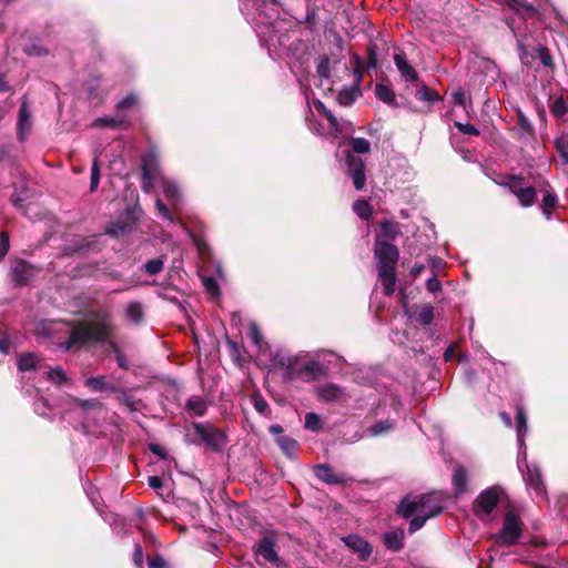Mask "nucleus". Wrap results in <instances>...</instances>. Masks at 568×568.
<instances>
[{"label":"nucleus","instance_id":"f257e3e1","mask_svg":"<svg viewBox=\"0 0 568 568\" xmlns=\"http://www.w3.org/2000/svg\"><path fill=\"white\" fill-rule=\"evenodd\" d=\"M41 329L47 335L63 331L68 339L58 343V346L63 351H71L88 343L106 342L114 331V324L109 312L95 311L91 313V322L80 323L74 327L61 322H47L41 325Z\"/></svg>","mask_w":568,"mask_h":568},{"label":"nucleus","instance_id":"f03ea898","mask_svg":"<svg viewBox=\"0 0 568 568\" xmlns=\"http://www.w3.org/2000/svg\"><path fill=\"white\" fill-rule=\"evenodd\" d=\"M517 424V442L519 446L518 452V467L523 471L524 479L527 486L532 489L537 497L544 498L546 496V488L544 485L541 471L535 464L528 465L526 462V446L525 435L527 434V415L523 407H518L516 412Z\"/></svg>","mask_w":568,"mask_h":568},{"label":"nucleus","instance_id":"7ed1b4c3","mask_svg":"<svg viewBox=\"0 0 568 568\" xmlns=\"http://www.w3.org/2000/svg\"><path fill=\"white\" fill-rule=\"evenodd\" d=\"M443 507L434 503L430 495H420L405 497L397 507V513L404 518H412L409 521V531L415 532L420 529L427 519L439 515Z\"/></svg>","mask_w":568,"mask_h":568},{"label":"nucleus","instance_id":"20e7f679","mask_svg":"<svg viewBox=\"0 0 568 568\" xmlns=\"http://www.w3.org/2000/svg\"><path fill=\"white\" fill-rule=\"evenodd\" d=\"M398 250L395 245L376 241L375 243V257L377 260L378 278L384 285V292L390 296L395 292V265L398 261Z\"/></svg>","mask_w":568,"mask_h":568},{"label":"nucleus","instance_id":"39448f33","mask_svg":"<svg viewBox=\"0 0 568 568\" xmlns=\"http://www.w3.org/2000/svg\"><path fill=\"white\" fill-rule=\"evenodd\" d=\"M280 16L277 0L263 2V8L257 9V17L253 18L254 30L263 45H268L276 37L273 21Z\"/></svg>","mask_w":568,"mask_h":568},{"label":"nucleus","instance_id":"423d86ee","mask_svg":"<svg viewBox=\"0 0 568 568\" xmlns=\"http://www.w3.org/2000/svg\"><path fill=\"white\" fill-rule=\"evenodd\" d=\"M524 523L514 513H507L504 517L503 527L496 535L499 545L510 546L517 544L523 534Z\"/></svg>","mask_w":568,"mask_h":568},{"label":"nucleus","instance_id":"0eeeda50","mask_svg":"<svg viewBox=\"0 0 568 568\" xmlns=\"http://www.w3.org/2000/svg\"><path fill=\"white\" fill-rule=\"evenodd\" d=\"M193 428L209 448L219 452L226 445L227 437L225 433L214 427L212 424L193 423Z\"/></svg>","mask_w":568,"mask_h":568},{"label":"nucleus","instance_id":"6e6552de","mask_svg":"<svg viewBox=\"0 0 568 568\" xmlns=\"http://www.w3.org/2000/svg\"><path fill=\"white\" fill-rule=\"evenodd\" d=\"M500 498L498 487H490L481 491L474 501V513L480 520H487Z\"/></svg>","mask_w":568,"mask_h":568},{"label":"nucleus","instance_id":"1a4fd4ad","mask_svg":"<svg viewBox=\"0 0 568 568\" xmlns=\"http://www.w3.org/2000/svg\"><path fill=\"white\" fill-rule=\"evenodd\" d=\"M345 161L348 168V174L353 180L354 187L356 190H362L366 182L364 161L359 156L354 155L351 151H346Z\"/></svg>","mask_w":568,"mask_h":568},{"label":"nucleus","instance_id":"9d476101","mask_svg":"<svg viewBox=\"0 0 568 568\" xmlns=\"http://www.w3.org/2000/svg\"><path fill=\"white\" fill-rule=\"evenodd\" d=\"M142 189L146 193L154 189V183L160 179L159 171L153 155L144 156L142 159Z\"/></svg>","mask_w":568,"mask_h":568},{"label":"nucleus","instance_id":"9b49d317","mask_svg":"<svg viewBox=\"0 0 568 568\" xmlns=\"http://www.w3.org/2000/svg\"><path fill=\"white\" fill-rule=\"evenodd\" d=\"M270 433L275 436V442L280 446L282 452L288 458H294L297 448V442L292 437L283 435V428L281 425H271Z\"/></svg>","mask_w":568,"mask_h":568},{"label":"nucleus","instance_id":"f8f14e48","mask_svg":"<svg viewBox=\"0 0 568 568\" xmlns=\"http://www.w3.org/2000/svg\"><path fill=\"white\" fill-rule=\"evenodd\" d=\"M254 552L258 558L272 565L280 561L275 550L274 541L270 537H263L254 547Z\"/></svg>","mask_w":568,"mask_h":568},{"label":"nucleus","instance_id":"ddd939ff","mask_svg":"<svg viewBox=\"0 0 568 568\" xmlns=\"http://www.w3.org/2000/svg\"><path fill=\"white\" fill-rule=\"evenodd\" d=\"M314 105L317 111L322 112L327 121L329 122L331 128L338 134H347L352 131V124L345 120H338L320 100L314 102Z\"/></svg>","mask_w":568,"mask_h":568},{"label":"nucleus","instance_id":"4468645a","mask_svg":"<svg viewBox=\"0 0 568 568\" xmlns=\"http://www.w3.org/2000/svg\"><path fill=\"white\" fill-rule=\"evenodd\" d=\"M316 394L325 402H341L345 396L344 389L333 383L318 386Z\"/></svg>","mask_w":568,"mask_h":568},{"label":"nucleus","instance_id":"2eb2a0df","mask_svg":"<svg viewBox=\"0 0 568 568\" xmlns=\"http://www.w3.org/2000/svg\"><path fill=\"white\" fill-rule=\"evenodd\" d=\"M32 126L31 112L28 108L27 101L24 100L20 106L18 118V136L20 141H23Z\"/></svg>","mask_w":568,"mask_h":568},{"label":"nucleus","instance_id":"dca6fc26","mask_svg":"<svg viewBox=\"0 0 568 568\" xmlns=\"http://www.w3.org/2000/svg\"><path fill=\"white\" fill-rule=\"evenodd\" d=\"M345 544L357 552L361 559H366L372 554L369 544L357 535H351L343 539Z\"/></svg>","mask_w":568,"mask_h":568},{"label":"nucleus","instance_id":"f3484780","mask_svg":"<svg viewBox=\"0 0 568 568\" xmlns=\"http://www.w3.org/2000/svg\"><path fill=\"white\" fill-rule=\"evenodd\" d=\"M84 385L92 392H106L115 393L118 386L106 382V377L103 375L92 376L85 379Z\"/></svg>","mask_w":568,"mask_h":568},{"label":"nucleus","instance_id":"a211bd4d","mask_svg":"<svg viewBox=\"0 0 568 568\" xmlns=\"http://www.w3.org/2000/svg\"><path fill=\"white\" fill-rule=\"evenodd\" d=\"M394 62L402 75V78L406 82H415L417 80V72L415 69L408 63L406 55L403 53H397L394 55Z\"/></svg>","mask_w":568,"mask_h":568},{"label":"nucleus","instance_id":"6ab92c4d","mask_svg":"<svg viewBox=\"0 0 568 568\" xmlns=\"http://www.w3.org/2000/svg\"><path fill=\"white\" fill-rule=\"evenodd\" d=\"M324 374V366L317 361H310L302 364L301 381L310 383Z\"/></svg>","mask_w":568,"mask_h":568},{"label":"nucleus","instance_id":"aec40b11","mask_svg":"<svg viewBox=\"0 0 568 568\" xmlns=\"http://www.w3.org/2000/svg\"><path fill=\"white\" fill-rule=\"evenodd\" d=\"M280 365L283 368V376L286 379L293 381V379H300L301 378V368L302 363L297 358H282L280 361Z\"/></svg>","mask_w":568,"mask_h":568},{"label":"nucleus","instance_id":"412c9836","mask_svg":"<svg viewBox=\"0 0 568 568\" xmlns=\"http://www.w3.org/2000/svg\"><path fill=\"white\" fill-rule=\"evenodd\" d=\"M315 476L323 483L335 485L343 483V476L336 475L328 465L321 464L314 468Z\"/></svg>","mask_w":568,"mask_h":568},{"label":"nucleus","instance_id":"4be33fe9","mask_svg":"<svg viewBox=\"0 0 568 568\" xmlns=\"http://www.w3.org/2000/svg\"><path fill=\"white\" fill-rule=\"evenodd\" d=\"M12 278L16 283L27 284L32 275V267L24 261L17 262L11 268Z\"/></svg>","mask_w":568,"mask_h":568},{"label":"nucleus","instance_id":"5701e85b","mask_svg":"<svg viewBox=\"0 0 568 568\" xmlns=\"http://www.w3.org/2000/svg\"><path fill=\"white\" fill-rule=\"evenodd\" d=\"M542 191H545L542 197V213L545 217L549 221L551 220V209H555L557 205V195L551 191V187L548 182L542 183Z\"/></svg>","mask_w":568,"mask_h":568},{"label":"nucleus","instance_id":"b1692460","mask_svg":"<svg viewBox=\"0 0 568 568\" xmlns=\"http://www.w3.org/2000/svg\"><path fill=\"white\" fill-rule=\"evenodd\" d=\"M185 409L197 417H201L205 414L207 409L206 402L200 396H192L187 399L185 404Z\"/></svg>","mask_w":568,"mask_h":568},{"label":"nucleus","instance_id":"393cba45","mask_svg":"<svg viewBox=\"0 0 568 568\" xmlns=\"http://www.w3.org/2000/svg\"><path fill=\"white\" fill-rule=\"evenodd\" d=\"M162 190L165 199L175 206L180 201V190L178 185L169 180L161 179Z\"/></svg>","mask_w":568,"mask_h":568},{"label":"nucleus","instance_id":"a878e982","mask_svg":"<svg viewBox=\"0 0 568 568\" xmlns=\"http://www.w3.org/2000/svg\"><path fill=\"white\" fill-rule=\"evenodd\" d=\"M453 485L456 495L465 493L467 485V474L464 467L457 466L453 471Z\"/></svg>","mask_w":568,"mask_h":568},{"label":"nucleus","instance_id":"bb28decb","mask_svg":"<svg viewBox=\"0 0 568 568\" xmlns=\"http://www.w3.org/2000/svg\"><path fill=\"white\" fill-rule=\"evenodd\" d=\"M359 94L361 91L356 83L353 87L342 89L338 92L337 101L342 105H351Z\"/></svg>","mask_w":568,"mask_h":568},{"label":"nucleus","instance_id":"cd10ccee","mask_svg":"<svg viewBox=\"0 0 568 568\" xmlns=\"http://www.w3.org/2000/svg\"><path fill=\"white\" fill-rule=\"evenodd\" d=\"M125 313L128 318L134 324L141 323L143 318L142 305L139 302H130L126 306Z\"/></svg>","mask_w":568,"mask_h":568},{"label":"nucleus","instance_id":"c85d7f7f","mask_svg":"<svg viewBox=\"0 0 568 568\" xmlns=\"http://www.w3.org/2000/svg\"><path fill=\"white\" fill-rule=\"evenodd\" d=\"M375 94L381 101L387 104H393L395 102V94L388 85L382 83L376 84Z\"/></svg>","mask_w":568,"mask_h":568},{"label":"nucleus","instance_id":"c756f323","mask_svg":"<svg viewBox=\"0 0 568 568\" xmlns=\"http://www.w3.org/2000/svg\"><path fill=\"white\" fill-rule=\"evenodd\" d=\"M38 358L32 353H24L18 357V368L22 372L36 368Z\"/></svg>","mask_w":568,"mask_h":568},{"label":"nucleus","instance_id":"7c9ffc66","mask_svg":"<svg viewBox=\"0 0 568 568\" xmlns=\"http://www.w3.org/2000/svg\"><path fill=\"white\" fill-rule=\"evenodd\" d=\"M399 234V225L396 222L385 221L381 225V235L383 237L395 240Z\"/></svg>","mask_w":568,"mask_h":568},{"label":"nucleus","instance_id":"2f4dec72","mask_svg":"<svg viewBox=\"0 0 568 568\" xmlns=\"http://www.w3.org/2000/svg\"><path fill=\"white\" fill-rule=\"evenodd\" d=\"M384 542L393 551H398L403 547L402 537L395 531L384 534Z\"/></svg>","mask_w":568,"mask_h":568},{"label":"nucleus","instance_id":"473e14b6","mask_svg":"<svg viewBox=\"0 0 568 568\" xmlns=\"http://www.w3.org/2000/svg\"><path fill=\"white\" fill-rule=\"evenodd\" d=\"M501 185L508 187V190L514 194L518 195L524 190L523 178L518 175L508 176L505 183Z\"/></svg>","mask_w":568,"mask_h":568},{"label":"nucleus","instance_id":"72a5a7b5","mask_svg":"<svg viewBox=\"0 0 568 568\" xmlns=\"http://www.w3.org/2000/svg\"><path fill=\"white\" fill-rule=\"evenodd\" d=\"M393 427H394V424L390 420H379V422L375 423L374 425H372L371 427H368L367 434L373 437L379 436V435L388 432Z\"/></svg>","mask_w":568,"mask_h":568},{"label":"nucleus","instance_id":"f704fd0d","mask_svg":"<svg viewBox=\"0 0 568 568\" xmlns=\"http://www.w3.org/2000/svg\"><path fill=\"white\" fill-rule=\"evenodd\" d=\"M523 206H531L536 200V191L532 186H525L524 190L517 195Z\"/></svg>","mask_w":568,"mask_h":568},{"label":"nucleus","instance_id":"c9c22d12","mask_svg":"<svg viewBox=\"0 0 568 568\" xmlns=\"http://www.w3.org/2000/svg\"><path fill=\"white\" fill-rule=\"evenodd\" d=\"M353 210L357 214L358 217L363 220H367L372 215V206L365 200H358L353 204Z\"/></svg>","mask_w":568,"mask_h":568},{"label":"nucleus","instance_id":"e433bc0d","mask_svg":"<svg viewBox=\"0 0 568 568\" xmlns=\"http://www.w3.org/2000/svg\"><path fill=\"white\" fill-rule=\"evenodd\" d=\"M124 123V119L121 116H105L99 118L93 122V126H112L116 128Z\"/></svg>","mask_w":568,"mask_h":568},{"label":"nucleus","instance_id":"4c0bfd02","mask_svg":"<svg viewBox=\"0 0 568 568\" xmlns=\"http://www.w3.org/2000/svg\"><path fill=\"white\" fill-rule=\"evenodd\" d=\"M305 428L312 432H318L322 428V422L317 414L307 413L305 415Z\"/></svg>","mask_w":568,"mask_h":568},{"label":"nucleus","instance_id":"58836bf2","mask_svg":"<svg viewBox=\"0 0 568 568\" xmlns=\"http://www.w3.org/2000/svg\"><path fill=\"white\" fill-rule=\"evenodd\" d=\"M352 149L355 153H368L371 150V143L364 138H354L352 139Z\"/></svg>","mask_w":568,"mask_h":568},{"label":"nucleus","instance_id":"ea45409f","mask_svg":"<svg viewBox=\"0 0 568 568\" xmlns=\"http://www.w3.org/2000/svg\"><path fill=\"white\" fill-rule=\"evenodd\" d=\"M434 313L433 307L429 305L424 306L417 314V322L424 326L429 325L433 322Z\"/></svg>","mask_w":568,"mask_h":568},{"label":"nucleus","instance_id":"a19ab883","mask_svg":"<svg viewBox=\"0 0 568 568\" xmlns=\"http://www.w3.org/2000/svg\"><path fill=\"white\" fill-rule=\"evenodd\" d=\"M110 347H111V349L115 354V359H116L118 366L120 368L124 369V371H128L129 369V363L126 361L125 355L120 351L119 345L116 343H114V342H111L110 343Z\"/></svg>","mask_w":568,"mask_h":568},{"label":"nucleus","instance_id":"79ce46f5","mask_svg":"<svg viewBox=\"0 0 568 568\" xmlns=\"http://www.w3.org/2000/svg\"><path fill=\"white\" fill-rule=\"evenodd\" d=\"M47 375L51 382L58 385H61L68 381L65 373L59 367L48 371Z\"/></svg>","mask_w":568,"mask_h":568},{"label":"nucleus","instance_id":"37998d69","mask_svg":"<svg viewBox=\"0 0 568 568\" xmlns=\"http://www.w3.org/2000/svg\"><path fill=\"white\" fill-rule=\"evenodd\" d=\"M163 268V261L161 258L150 260L145 263L144 270L150 275L160 273Z\"/></svg>","mask_w":568,"mask_h":568},{"label":"nucleus","instance_id":"c03bdc74","mask_svg":"<svg viewBox=\"0 0 568 568\" xmlns=\"http://www.w3.org/2000/svg\"><path fill=\"white\" fill-rule=\"evenodd\" d=\"M248 336L252 339V342L261 348L262 346V334L260 332V328L256 323L251 322L248 324Z\"/></svg>","mask_w":568,"mask_h":568},{"label":"nucleus","instance_id":"a18cd8bd","mask_svg":"<svg viewBox=\"0 0 568 568\" xmlns=\"http://www.w3.org/2000/svg\"><path fill=\"white\" fill-rule=\"evenodd\" d=\"M507 3L510 8H513L516 11H519L520 9L526 10L527 12H530L532 14L537 13V10L534 6L526 3L523 0H507Z\"/></svg>","mask_w":568,"mask_h":568},{"label":"nucleus","instance_id":"49530a36","mask_svg":"<svg viewBox=\"0 0 568 568\" xmlns=\"http://www.w3.org/2000/svg\"><path fill=\"white\" fill-rule=\"evenodd\" d=\"M100 182V169L98 164V160L94 159L91 168V182H90V189L91 191H95Z\"/></svg>","mask_w":568,"mask_h":568},{"label":"nucleus","instance_id":"de8ad7c7","mask_svg":"<svg viewBox=\"0 0 568 568\" xmlns=\"http://www.w3.org/2000/svg\"><path fill=\"white\" fill-rule=\"evenodd\" d=\"M538 57L544 67H546V68L554 67L552 57L550 55L549 50L546 47L538 48Z\"/></svg>","mask_w":568,"mask_h":568},{"label":"nucleus","instance_id":"09e8293b","mask_svg":"<svg viewBox=\"0 0 568 568\" xmlns=\"http://www.w3.org/2000/svg\"><path fill=\"white\" fill-rule=\"evenodd\" d=\"M128 231V226L125 224H121L119 222L111 223L106 233L112 236H119L124 234Z\"/></svg>","mask_w":568,"mask_h":568},{"label":"nucleus","instance_id":"8fccbe9b","mask_svg":"<svg viewBox=\"0 0 568 568\" xmlns=\"http://www.w3.org/2000/svg\"><path fill=\"white\" fill-rule=\"evenodd\" d=\"M551 111L558 118L564 116L567 112V105L564 99H556L552 103Z\"/></svg>","mask_w":568,"mask_h":568},{"label":"nucleus","instance_id":"3c124183","mask_svg":"<svg viewBox=\"0 0 568 568\" xmlns=\"http://www.w3.org/2000/svg\"><path fill=\"white\" fill-rule=\"evenodd\" d=\"M556 148L564 160V163L568 164V141L565 139H558L556 141Z\"/></svg>","mask_w":568,"mask_h":568},{"label":"nucleus","instance_id":"603ef678","mask_svg":"<svg viewBox=\"0 0 568 568\" xmlns=\"http://www.w3.org/2000/svg\"><path fill=\"white\" fill-rule=\"evenodd\" d=\"M138 98L135 94L130 93L125 98H123L121 101L118 102L116 108L120 110L129 109L136 104Z\"/></svg>","mask_w":568,"mask_h":568},{"label":"nucleus","instance_id":"864d4df0","mask_svg":"<svg viewBox=\"0 0 568 568\" xmlns=\"http://www.w3.org/2000/svg\"><path fill=\"white\" fill-rule=\"evenodd\" d=\"M455 126L458 129L459 132L468 135H478L479 131L469 123H462V122H455Z\"/></svg>","mask_w":568,"mask_h":568},{"label":"nucleus","instance_id":"5fc2aeb1","mask_svg":"<svg viewBox=\"0 0 568 568\" xmlns=\"http://www.w3.org/2000/svg\"><path fill=\"white\" fill-rule=\"evenodd\" d=\"M156 209L163 219L168 220L171 223L175 221L173 214L161 200H156Z\"/></svg>","mask_w":568,"mask_h":568},{"label":"nucleus","instance_id":"6e6d98bb","mask_svg":"<svg viewBox=\"0 0 568 568\" xmlns=\"http://www.w3.org/2000/svg\"><path fill=\"white\" fill-rule=\"evenodd\" d=\"M133 561L136 568H144L143 550L139 544L134 547Z\"/></svg>","mask_w":568,"mask_h":568},{"label":"nucleus","instance_id":"4d7b16f0","mask_svg":"<svg viewBox=\"0 0 568 568\" xmlns=\"http://www.w3.org/2000/svg\"><path fill=\"white\" fill-rule=\"evenodd\" d=\"M10 247L9 235L7 233L0 234V261L6 256Z\"/></svg>","mask_w":568,"mask_h":568},{"label":"nucleus","instance_id":"13d9d810","mask_svg":"<svg viewBox=\"0 0 568 568\" xmlns=\"http://www.w3.org/2000/svg\"><path fill=\"white\" fill-rule=\"evenodd\" d=\"M317 73L321 78L327 79L329 77V61L323 59L317 65Z\"/></svg>","mask_w":568,"mask_h":568},{"label":"nucleus","instance_id":"bf43d9fd","mask_svg":"<svg viewBox=\"0 0 568 568\" xmlns=\"http://www.w3.org/2000/svg\"><path fill=\"white\" fill-rule=\"evenodd\" d=\"M253 402L254 407L258 413L265 414L268 410V404L262 396H255Z\"/></svg>","mask_w":568,"mask_h":568},{"label":"nucleus","instance_id":"052dcab7","mask_svg":"<svg viewBox=\"0 0 568 568\" xmlns=\"http://www.w3.org/2000/svg\"><path fill=\"white\" fill-rule=\"evenodd\" d=\"M426 287L429 292L436 293L442 290V283L437 280L436 275H433L427 280Z\"/></svg>","mask_w":568,"mask_h":568},{"label":"nucleus","instance_id":"680f3d73","mask_svg":"<svg viewBox=\"0 0 568 568\" xmlns=\"http://www.w3.org/2000/svg\"><path fill=\"white\" fill-rule=\"evenodd\" d=\"M452 98H453L454 104L460 105L463 108L466 106V97H465V93L463 90H457V91L453 92Z\"/></svg>","mask_w":568,"mask_h":568},{"label":"nucleus","instance_id":"e2e57ef3","mask_svg":"<svg viewBox=\"0 0 568 568\" xmlns=\"http://www.w3.org/2000/svg\"><path fill=\"white\" fill-rule=\"evenodd\" d=\"M165 566V560L161 556H155L154 558L149 560V568H163Z\"/></svg>","mask_w":568,"mask_h":568},{"label":"nucleus","instance_id":"0e129e2a","mask_svg":"<svg viewBox=\"0 0 568 568\" xmlns=\"http://www.w3.org/2000/svg\"><path fill=\"white\" fill-rule=\"evenodd\" d=\"M148 483L149 486L154 490L160 489L163 485L162 479L159 476H150Z\"/></svg>","mask_w":568,"mask_h":568},{"label":"nucleus","instance_id":"69168bd1","mask_svg":"<svg viewBox=\"0 0 568 568\" xmlns=\"http://www.w3.org/2000/svg\"><path fill=\"white\" fill-rule=\"evenodd\" d=\"M203 284L204 286L206 287V290L211 293H216L217 292V285L215 283V281L211 277H205L203 280Z\"/></svg>","mask_w":568,"mask_h":568},{"label":"nucleus","instance_id":"338daca9","mask_svg":"<svg viewBox=\"0 0 568 568\" xmlns=\"http://www.w3.org/2000/svg\"><path fill=\"white\" fill-rule=\"evenodd\" d=\"M80 406L83 409H93V408L99 407L100 403L97 399H87V400H81Z\"/></svg>","mask_w":568,"mask_h":568},{"label":"nucleus","instance_id":"774afa93","mask_svg":"<svg viewBox=\"0 0 568 568\" xmlns=\"http://www.w3.org/2000/svg\"><path fill=\"white\" fill-rule=\"evenodd\" d=\"M424 268H425V266L423 264H415V265H413L410 273L414 277H417L418 275H420L423 273Z\"/></svg>","mask_w":568,"mask_h":568}]
</instances>
